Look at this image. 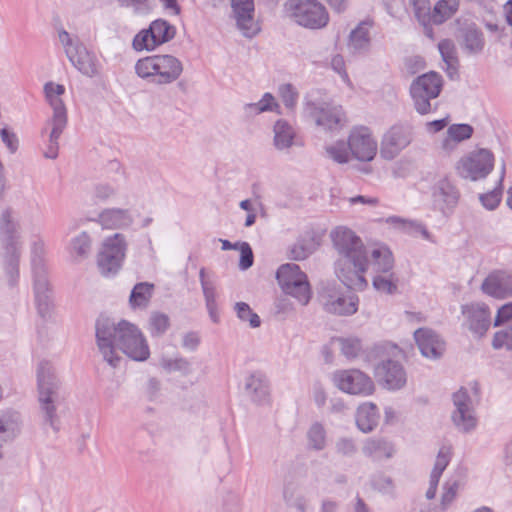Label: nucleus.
<instances>
[{
  "instance_id": "nucleus-1",
  "label": "nucleus",
  "mask_w": 512,
  "mask_h": 512,
  "mask_svg": "<svg viewBox=\"0 0 512 512\" xmlns=\"http://www.w3.org/2000/svg\"><path fill=\"white\" fill-rule=\"evenodd\" d=\"M338 252L335 272L348 288L363 290L367 286L364 273H388L394 265L392 252L385 246L367 247L351 229L337 227L331 232Z\"/></svg>"
},
{
  "instance_id": "nucleus-2",
  "label": "nucleus",
  "mask_w": 512,
  "mask_h": 512,
  "mask_svg": "<svg viewBox=\"0 0 512 512\" xmlns=\"http://www.w3.org/2000/svg\"><path fill=\"white\" fill-rule=\"evenodd\" d=\"M96 339L104 361L113 368L118 367L122 360L116 346L135 361H145L150 356L149 346L142 332L126 320L115 325L107 318L98 319Z\"/></svg>"
},
{
  "instance_id": "nucleus-3",
  "label": "nucleus",
  "mask_w": 512,
  "mask_h": 512,
  "mask_svg": "<svg viewBox=\"0 0 512 512\" xmlns=\"http://www.w3.org/2000/svg\"><path fill=\"white\" fill-rule=\"evenodd\" d=\"M183 72L182 62L170 54L146 56L137 60L135 73L146 82L163 86L179 79Z\"/></svg>"
},
{
  "instance_id": "nucleus-4",
  "label": "nucleus",
  "mask_w": 512,
  "mask_h": 512,
  "mask_svg": "<svg viewBox=\"0 0 512 512\" xmlns=\"http://www.w3.org/2000/svg\"><path fill=\"white\" fill-rule=\"evenodd\" d=\"M39 402L45 422L57 432L59 421L56 415L55 401L58 398L59 381L54 368L48 361H41L37 368Z\"/></svg>"
},
{
  "instance_id": "nucleus-5",
  "label": "nucleus",
  "mask_w": 512,
  "mask_h": 512,
  "mask_svg": "<svg viewBox=\"0 0 512 512\" xmlns=\"http://www.w3.org/2000/svg\"><path fill=\"white\" fill-rule=\"evenodd\" d=\"M454 410L451 419L458 431L468 433L477 426L475 407L479 402V386L476 382L471 384L470 391L461 387L453 394Z\"/></svg>"
},
{
  "instance_id": "nucleus-6",
  "label": "nucleus",
  "mask_w": 512,
  "mask_h": 512,
  "mask_svg": "<svg viewBox=\"0 0 512 512\" xmlns=\"http://www.w3.org/2000/svg\"><path fill=\"white\" fill-rule=\"evenodd\" d=\"M285 12L292 21L308 29H321L329 22L326 8L317 0H288Z\"/></svg>"
},
{
  "instance_id": "nucleus-7",
  "label": "nucleus",
  "mask_w": 512,
  "mask_h": 512,
  "mask_svg": "<svg viewBox=\"0 0 512 512\" xmlns=\"http://www.w3.org/2000/svg\"><path fill=\"white\" fill-rule=\"evenodd\" d=\"M58 38L67 58L80 73L87 77H94L99 73V62L96 55L88 51L78 37H73L62 29L58 31Z\"/></svg>"
},
{
  "instance_id": "nucleus-8",
  "label": "nucleus",
  "mask_w": 512,
  "mask_h": 512,
  "mask_svg": "<svg viewBox=\"0 0 512 512\" xmlns=\"http://www.w3.org/2000/svg\"><path fill=\"white\" fill-rule=\"evenodd\" d=\"M276 278L282 290L294 297L301 305H307L311 299L310 285L307 275L294 263L281 265Z\"/></svg>"
},
{
  "instance_id": "nucleus-9",
  "label": "nucleus",
  "mask_w": 512,
  "mask_h": 512,
  "mask_svg": "<svg viewBox=\"0 0 512 512\" xmlns=\"http://www.w3.org/2000/svg\"><path fill=\"white\" fill-rule=\"evenodd\" d=\"M127 242L122 233H115L104 239L97 255V265L102 275L116 274L126 256Z\"/></svg>"
},
{
  "instance_id": "nucleus-10",
  "label": "nucleus",
  "mask_w": 512,
  "mask_h": 512,
  "mask_svg": "<svg viewBox=\"0 0 512 512\" xmlns=\"http://www.w3.org/2000/svg\"><path fill=\"white\" fill-rule=\"evenodd\" d=\"M441 89L442 78L438 73L431 71L418 76L410 87L416 111L422 115L428 114L431 111L430 101L439 96Z\"/></svg>"
},
{
  "instance_id": "nucleus-11",
  "label": "nucleus",
  "mask_w": 512,
  "mask_h": 512,
  "mask_svg": "<svg viewBox=\"0 0 512 512\" xmlns=\"http://www.w3.org/2000/svg\"><path fill=\"white\" fill-rule=\"evenodd\" d=\"M494 167V156L487 149H479L468 153L456 164L457 174L471 181L486 178Z\"/></svg>"
},
{
  "instance_id": "nucleus-12",
  "label": "nucleus",
  "mask_w": 512,
  "mask_h": 512,
  "mask_svg": "<svg viewBox=\"0 0 512 512\" xmlns=\"http://www.w3.org/2000/svg\"><path fill=\"white\" fill-rule=\"evenodd\" d=\"M318 297L324 310L330 314L345 316L357 311V299L352 296L346 297L335 282L324 283Z\"/></svg>"
},
{
  "instance_id": "nucleus-13",
  "label": "nucleus",
  "mask_w": 512,
  "mask_h": 512,
  "mask_svg": "<svg viewBox=\"0 0 512 512\" xmlns=\"http://www.w3.org/2000/svg\"><path fill=\"white\" fill-rule=\"evenodd\" d=\"M333 380L340 390L349 394L367 396L374 391L371 378L358 369L337 371Z\"/></svg>"
},
{
  "instance_id": "nucleus-14",
  "label": "nucleus",
  "mask_w": 512,
  "mask_h": 512,
  "mask_svg": "<svg viewBox=\"0 0 512 512\" xmlns=\"http://www.w3.org/2000/svg\"><path fill=\"white\" fill-rule=\"evenodd\" d=\"M305 110L316 125L325 131L340 130L346 123L345 113L341 106L307 103Z\"/></svg>"
},
{
  "instance_id": "nucleus-15",
  "label": "nucleus",
  "mask_w": 512,
  "mask_h": 512,
  "mask_svg": "<svg viewBox=\"0 0 512 512\" xmlns=\"http://www.w3.org/2000/svg\"><path fill=\"white\" fill-rule=\"evenodd\" d=\"M32 272L38 313L42 317H45L50 311L51 300L49 296V283L46 266L44 260L40 256H35L32 259Z\"/></svg>"
},
{
  "instance_id": "nucleus-16",
  "label": "nucleus",
  "mask_w": 512,
  "mask_h": 512,
  "mask_svg": "<svg viewBox=\"0 0 512 512\" xmlns=\"http://www.w3.org/2000/svg\"><path fill=\"white\" fill-rule=\"evenodd\" d=\"M348 148L353 157L359 161L369 162L377 152V142L367 127L354 128L348 138Z\"/></svg>"
},
{
  "instance_id": "nucleus-17",
  "label": "nucleus",
  "mask_w": 512,
  "mask_h": 512,
  "mask_svg": "<svg viewBox=\"0 0 512 512\" xmlns=\"http://www.w3.org/2000/svg\"><path fill=\"white\" fill-rule=\"evenodd\" d=\"M0 246L22 247L21 224L16 210L11 206H5L0 210Z\"/></svg>"
},
{
  "instance_id": "nucleus-18",
  "label": "nucleus",
  "mask_w": 512,
  "mask_h": 512,
  "mask_svg": "<svg viewBox=\"0 0 512 512\" xmlns=\"http://www.w3.org/2000/svg\"><path fill=\"white\" fill-rule=\"evenodd\" d=\"M412 141V131L405 125H394L384 135L380 153L387 160L394 159Z\"/></svg>"
},
{
  "instance_id": "nucleus-19",
  "label": "nucleus",
  "mask_w": 512,
  "mask_h": 512,
  "mask_svg": "<svg viewBox=\"0 0 512 512\" xmlns=\"http://www.w3.org/2000/svg\"><path fill=\"white\" fill-rule=\"evenodd\" d=\"M464 317L463 326L466 327L474 337H483L490 327V312L485 304L471 303L462 305Z\"/></svg>"
},
{
  "instance_id": "nucleus-20",
  "label": "nucleus",
  "mask_w": 512,
  "mask_h": 512,
  "mask_svg": "<svg viewBox=\"0 0 512 512\" xmlns=\"http://www.w3.org/2000/svg\"><path fill=\"white\" fill-rule=\"evenodd\" d=\"M65 88L61 84L47 82L44 85V94L46 101L53 110L52 117L47 120L46 125L67 126L68 116L67 109L62 100Z\"/></svg>"
},
{
  "instance_id": "nucleus-21",
  "label": "nucleus",
  "mask_w": 512,
  "mask_h": 512,
  "mask_svg": "<svg viewBox=\"0 0 512 512\" xmlns=\"http://www.w3.org/2000/svg\"><path fill=\"white\" fill-rule=\"evenodd\" d=\"M231 6L237 27L244 36L253 37L260 28L254 19V0H232Z\"/></svg>"
},
{
  "instance_id": "nucleus-22",
  "label": "nucleus",
  "mask_w": 512,
  "mask_h": 512,
  "mask_svg": "<svg viewBox=\"0 0 512 512\" xmlns=\"http://www.w3.org/2000/svg\"><path fill=\"white\" fill-rule=\"evenodd\" d=\"M375 376L384 386L391 390L402 388L406 384V373L402 365L393 360L379 363L375 368Z\"/></svg>"
},
{
  "instance_id": "nucleus-23",
  "label": "nucleus",
  "mask_w": 512,
  "mask_h": 512,
  "mask_svg": "<svg viewBox=\"0 0 512 512\" xmlns=\"http://www.w3.org/2000/svg\"><path fill=\"white\" fill-rule=\"evenodd\" d=\"M414 338L424 357L438 359L444 353L445 343L434 331L419 328L414 332Z\"/></svg>"
},
{
  "instance_id": "nucleus-24",
  "label": "nucleus",
  "mask_w": 512,
  "mask_h": 512,
  "mask_svg": "<svg viewBox=\"0 0 512 512\" xmlns=\"http://www.w3.org/2000/svg\"><path fill=\"white\" fill-rule=\"evenodd\" d=\"M481 288L484 293L494 298H506L512 295V274L495 271L486 277Z\"/></svg>"
},
{
  "instance_id": "nucleus-25",
  "label": "nucleus",
  "mask_w": 512,
  "mask_h": 512,
  "mask_svg": "<svg viewBox=\"0 0 512 512\" xmlns=\"http://www.w3.org/2000/svg\"><path fill=\"white\" fill-rule=\"evenodd\" d=\"M97 222L103 229L122 230L128 229L134 218L129 209L106 208L99 213Z\"/></svg>"
},
{
  "instance_id": "nucleus-26",
  "label": "nucleus",
  "mask_w": 512,
  "mask_h": 512,
  "mask_svg": "<svg viewBox=\"0 0 512 512\" xmlns=\"http://www.w3.org/2000/svg\"><path fill=\"white\" fill-rule=\"evenodd\" d=\"M246 395L257 404H264L269 399V382L266 375L260 371L251 373L245 379Z\"/></svg>"
},
{
  "instance_id": "nucleus-27",
  "label": "nucleus",
  "mask_w": 512,
  "mask_h": 512,
  "mask_svg": "<svg viewBox=\"0 0 512 512\" xmlns=\"http://www.w3.org/2000/svg\"><path fill=\"white\" fill-rule=\"evenodd\" d=\"M283 500L288 508L296 512H308L310 501L305 489L298 483L289 481L283 488Z\"/></svg>"
},
{
  "instance_id": "nucleus-28",
  "label": "nucleus",
  "mask_w": 512,
  "mask_h": 512,
  "mask_svg": "<svg viewBox=\"0 0 512 512\" xmlns=\"http://www.w3.org/2000/svg\"><path fill=\"white\" fill-rule=\"evenodd\" d=\"M433 200L445 212V209H452L457 205L459 192L448 179H441L434 187Z\"/></svg>"
},
{
  "instance_id": "nucleus-29",
  "label": "nucleus",
  "mask_w": 512,
  "mask_h": 512,
  "mask_svg": "<svg viewBox=\"0 0 512 512\" xmlns=\"http://www.w3.org/2000/svg\"><path fill=\"white\" fill-rule=\"evenodd\" d=\"M451 454L452 452L449 446H442L439 449L434 467L430 473L429 488L426 491V498L428 500L435 498L439 480L451 460Z\"/></svg>"
},
{
  "instance_id": "nucleus-30",
  "label": "nucleus",
  "mask_w": 512,
  "mask_h": 512,
  "mask_svg": "<svg viewBox=\"0 0 512 512\" xmlns=\"http://www.w3.org/2000/svg\"><path fill=\"white\" fill-rule=\"evenodd\" d=\"M2 268L10 287H15L19 280V263L22 247L1 248Z\"/></svg>"
},
{
  "instance_id": "nucleus-31",
  "label": "nucleus",
  "mask_w": 512,
  "mask_h": 512,
  "mask_svg": "<svg viewBox=\"0 0 512 512\" xmlns=\"http://www.w3.org/2000/svg\"><path fill=\"white\" fill-rule=\"evenodd\" d=\"M274 146L279 151L288 150L293 145H301L298 143L294 128L285 120H278L274 124Z\"/></svg>"
},
{
  "instance_id": "nucleus-32",
  "label": "nucleus",
  "mask_w": 512,
  "mask_h": 512,
  "mask_svg": "<svg viewBox=\"0 0 512 512\" xmlns=\"http://www.w3.org/2000/svg\"><path fill=\"white\" fill-rule=\"evenodd\" d=\"M379 417V412L375 404L371 402L363 403L356 411V425L360 431L369 433L378 425Z\"/></svg>"
},
{
  "instance_id": "nucleus-33",
  "label": "nucleus",
  "mask_w": 512,
  "mask_h": 512,
  "mask_svg": "<svg viewBox=\"0 0 512 512\" xmlns=\"http://www.w3.org/2000/svg\"><path fill=\"white\" fill-rule=\"evenodd\" d=\"M363 454L374 459L391 458L394 454L393 445L382 438H369L365 441Z\"/></svg>"
},
{
  "instance_id": "nucleus-34",
  "label": "nucleus",
  "mask_w": 512,
  "mask_h": 512,
  "mask_svg": "<svg viewBox=\"0 0 512 512\" xmlns=\"http://www.w3.org/2000/svg\"><path fill=\"white\" fill-rule=\"evenodd\" d=\"M461 44L470 54L480 53L484 48V38L480 30L475 25H469L461 30Z\"/></svg>"
},
{
  "instance_id": "nucleus-35",
  "label": "nucleus",
  "mask_w": 512,
  "mask_h": 512,
  "mask_svg": "<svg viewBox=\"0 0 512 512\" xmlns=\"http://www.w3.org/2000/svg\"><path fill=\"white\" fill-rule=\"evenodd\" d=\"M371 24L363 21L353 29L349 36L348 47L353 52L367 51L370 46V35L369 31Z\"/></svg>"
},
{
  "instance_id": "nucleus-36",
  "label": "nucleus",
  "mask_w": 512,
  "mask_h": 512,
  "mask_svg": "<svg viewBox=\"0 0 512 512\" xmlns=\"http://www.w3.org/2000/svg\"><path fill=\"white\" fill-rule=\"evenodd\" d=\"M472 134L471 125L453 124L447 129V137L443 140L442 147L446 151H452L457 143L469 139Z\"/></svg>"
},
{
  "instance_id": "nucleus-37",
  "label": "nucleus",
  "mask_w": 512,
  "mask_h": 512,
  "mask_svg": "<svg viewBox=\"0 0 512 512\" xmlns=\"http://www.w3.org/2000/svg\"><path fill=\"white\" fill-rule=\"evenodd\" d=\"M414 15L420 24L424 26L425 34L432 37L431 24H434V9L431 10L429 0H410Z\"/></svg>"
},
{
  "instance_id": "nucleus-38",
  "label": "nucleus",
  "mask_w": 512,
  "mask_h": 512,
  "mask_svg": "<svg viewBox=\"0 0 512 512\" xmlns=\"http://www.w3.org/2000/svg\"><path fill=\"white\" fill-rule=\"evenodd\" d=\"M154 285L148 282L137 283L131 291L129 302L133 308H146L153 294Z\"/></svg>"
},
{
  "instance_id": "nucleus-39",
  "label": "nucleus",
  "mask_w": 512,
  "mask_h": 512,
  "mask_svg": "<svg viewBox=\"0 0 512 512\" xmlns=\"http://www.w3.org/2000/svg\"><path fill=\"white\" fill-rule=\"evenodd\" d=\"M149 33L155 36L158 46L170 41L175 36V27L166 20L157 19L151 22L148 27Z\"/></svg>"
},
{
  "instance_id": "nucleus-40",
  "label": "nucleus",
  "mask_w": 512,
  "mask_h": 512,
  "mask_svg": "<svg viewBox=\"0 0 512 512\" xmlns=\"http://www.w3.org/2000/svg\"><path fill=\"white\" fill-rule=\"evenodd\" d=\"M20 414L8 409L0 412V434H6L8 438H14L19 431Z\"/></svg>"
},
{
  "instance_id": "nucleus-41",
  "label": "nucleus",
  "mask_w": 512,
  "mask_h": 512,
  "mask_svg": "<svg viewBox=\"0 0 512 512\" xmlns=\"http://www.w3.org/2000/svg\"><path fill=\"white\" fill-rule=\"evenodd\" d=\"M460 0H439L434 6V24L439 25L449 19L459 8Z\"/></svg>"
},
{
  "instance_id": "nucleus-42",
  "label": "nucleus",
  "mask_w": 512,
  "mask_h": 512,
  "mask_svg": "<svg viewBox=\"0 0 512 512\" xmlns=\"http://www.w3.org/2000/svg\"><path fill=\"white\" fill-rule=\"evenodd\" d=\"M279 105L271 93H265L258 102L248 103L244 106L245 113L249 116L257 115L266 111H273Z\"/></svg>"
},
{
  "instance_id": "nucleus-43",
  "label": "nucleus",
  "mask_w": 512,
  "mask_h": 512,
  "mask_svg": "<svg viewBox=\"0 0 512 512\" xmlns=\"http://www.w3.org/2000/svg\"><path fill=\"white\" fill-rule=\"evenodd\" d=\"M335 341L340 345L342 354L348 359H354L362 351V341L358 337H338Z\"/></svg>"
},
{
  "instance_id": "nucleus-44",
  "label": "nucleus",
  "mask_w": 512,
  "mask_h": 512,
  "mask_svg": "<svg viewBox=\"0 0 512 512\" xmlns=\"http://www.w3.org/2000/svg\"><path fill=\"white\" fill-rule=\"evenodd\" d=\"M47 127H51V131L49 133L48 145L46 150L44 151V157L48 159H56L58 156L59 150V138L63 133L66 126L61 125H46L43 129V132L47 130Z\"/></svg>"
},
{
  "instance_id": "nucleus-45",
  "label": "nucleus",
  "mask_w": 512,
  "mask_h": 512,
  "mask_svg": "<svg viewBox=\"0 0 512 512\" xmlns=\"http://www.w3.org/2000/svg\"><path fill=\"white\" fill-rule=\"evenodd\" d=\"M505 173L506 169L505 164L503 163L500 172L499 187L488 193L480 195L479 199L485 208L494 210L499 205L502 196V182L504 180Z\"/></svg>"
},
{
  "instance_id": "nucleus-46",
  "label": "nucleus",
  "mask_w": 512,
  "mask_h": 512,
  "mask_svg": "<svg viewBox=\"0 0 512 512\" xmlns=\"http://www.w3.org/2000/svg\"><path fill=\"white\" fill-rule=\"evenodd\" d=\"M170 327V319L167 314L154 311L149 318L148 329L153 337L162 336Z\"/></svg>"
},
{
  "instance_id": "nucleus-47",
  "label": "nucleus",
  "mask_w": 512,
  "mask_h": 512,
  "mask_svg": "<svg viewBox=\"0 0 512 512\" xmlns=\"http://www.w3.org/2000/svg\"><path fill=\"white\" fill-rule=\"evenodd\" d=\"M157 47L159 46L155 41V36L149 33L148 28L139 31L132 40V48L137 52L153 51Z\"/></svg>"
},
{
  "instance_id": "nucleus-48",
  "label": "nucleus",
  "mask_w": 512,
  "mask_h": 512,
  "mask_svg": "<svg viewBox=\"0 0 512 512\" xmlns=\"http://www.w3.org/2000/svg\"><path fill=\"white\" fill-rule=\"evenodd\" d=\"M309 447L313 450L320 451L326 446V431L322 424L314 423L307 432Z\"/></svg>"
},
{
  "instance_id": "nucleus-49",
  "label": "nucleus",
  "mask_w": 512,
  "mask_h": 512,
  "mask_svg": "<svg viewBox=\"0 0 512 512\" xmlns=\"http://www.w3.org/2000/svg\"><path fill=\"white\" fill-rule=\"evenodd\" d=\"M460 483L458 480L446 481L443 485V492L440 498L439 510L441 512L447 511L453 501L456 499Z\"/></svg>"
},
{
  "instance_id": "nucleus-50",
  "label": "nucleus",
  "mask_w": 512,
  "mask_h": 512,
  "mask_svg": "<svg viewBox=\"0 0 512 512\" xmlns=\"http://www.w3.org/2000/svg\"><path fill=\"white\" fill-rule=\"evenodd\" d=\"M71 250L81 258L88 256L91 250V238L87 232H81L71 240Z\"/></svg>"
},
{
  "instance_id": "nucleus-51",
  "label": "nucleus",
  "mask_w": 512,
  "mask_h": 512,
  "mask_svg": "<svg viewBox=\"0 0 512 512\" xmlns=\"http://www.w3.org/2000/svg\"><path fill=\"white\" fill-rule=\"evenodd\" d=\"M438 49L443 61L448 65V67L455 69V65L457 64V56L453 41L450 39H443L439 42Z\"/></svg>"
},
{
  "instance_id": "nucleus-52",
  "label": "nucleus",
  "mask_w": 512,
  "mask_h": 512,
  "mask_svg": "<svg viewBox=\"0 0 512 512\" xmlns=\"http://www.w3.org/2000/svg\"><path fill=\"white\" fill-rule=\"evenodd\" d=\"M387 222L391 224H402L403 229L409 233L417 234L420 233L425 239H430V233L426 229V227L418 222L414 221H406L404 219H401L399 217H389Z\"/></svg>"
},
{
  "instance_id": "nucleus-53",
  "label": "nucleus",
  "mask_w": 512,
  "mask_h": 512,
  "mask_svg": "<svg viewBox=\"0 0 512 512\" xmlns=\"http://www.w3.org/2000/svg\"><path fill=\"white\" fill-rule=\"evenodd\" d=\"M235 310L238 318L242 321H248L252 328H257L260 326V317L251 310L247 303L237 302L235 304Z\"/></svg>"
},
{
  "instance_id": "nucleus-54",
  "label": "nucleus",
  "mask_w": 512,
  "mask_h": 512,
  "mask_svg": "<svg viewBox=\"0 0 512 512\" xmlns=\"http://www.w3.org/2000/svg\"><path fill=\"white\" fill-rule=\"evenodd\" d=\"M312 245L306 240H298L289 249V257L295 261L306 259L312 253Z\"/></svg>"
},
{
  "instance_id": "nucleus-55",
  "label": "nucleus",
  "mask_w": 512,
  "mask_h": 512,
  "mask_svg": "<svg viewBox=\"0 0 512 512\" xmlns=\"http://www.w3.org/2000/svg\"><path fill=\"white\" fill-rule=\"evenodd\" d=\"M200 283L205 298V302H216V286L214 280L206 276L205 268H201L199 271Z\"/></svg>"
},
{
  "instance_id": "nucleus-56",
  "label": "nucleus",
  "mask_w": 512,
  "mask_h": 512,
  "mask_svg": "<svg viewBox=\"0 0 512 512\" xmlns=\"http://www.w3.org/2000/svg\"><path fill=\"white\" fill-rule=\"evenodd\" d=\"M492 346L494 349L512 350V325L494 334Z\"/></svg>"
},
{
  "instance_id": "nucleus-57",
  "label": "nucleus",
  "mask_w": 512,
  "mask_h": 512,
  "mask_svg": "<svg viewBox=\"0 0 512 512\" xmlns=\"http://www.w3.org/2000/svg\"><path fill=\"white\" fill-rule=\"evenodd\" d=\"M373 286L377 291L386 294H393L397 291V284L396 281L393 279V274H390L389 277L374 276Z\"/></svg>"
},
{
  "instance_id": "nucleus-58",
  "label": "nucleus",
  "mask_w": 512,
  "mask_h": 512,
  "mask_svg": "<svg viewBox=\"0 0 512 512\" xmlns=\"http://www.w3.org/2000/svg\"><path fill=\"white\" fill-rule=\"evenodd\" d=\"M279 95L284 103V105L293 109L296 106L298 99V92L292 84H282L279 86Z\"/></svg>"
},
{
  "instance_id": "nucleus-59",
  "label": "nucleus",
  "mask_w": 512,
  "mask_h": 512,
  "mask_svg": "<svg viewBox=\"0 0 512 512\" xmlns=\"http://www.w3.org/2000/svg\"><path fill=\"white\" fill-rule=\"evenodd\" d=\"M326 153L335 162L340 164L346 163L349 160L348 150L343 142L326 147Z\"/></svg>"
},
{
  "instance_id": "nucleus-60",
  "label": "nucleus",
  "mask_w": 512,
  "mask_h": 512,
  "mask_svg": "<svg viewBox=\"0 0 512 512\" xmlns=\"http://www.w3.org/2000/svg\"><path fill=\"white\" fill-rule=\"evenodd\" d=\"M371 484L375 490H377L383 494H392L393 493L394 484H393L392 479L388 476L379 474L372 479Z\"/></svg>"
},
{
  "instance_id": "nucleus-61",
  "label": "nucleus",
  "mask_w": 512,
  "mask_h": 512,
  "mask_svg": "<svg viewBox=\"0 0 512 512\" xmlns=\"http://www.w3.org/2000/svg\"><path fill=\"white\" fill-rule=\"evenodd\" d=\"M254 256L250 245L247 242L240 244V261L239 268L241 270H247L253 265Z\"/></svg>"
},
{
  "instance_id": "nucleus-62",
  "label": "nucleus",
  "mask_w": 512,
  "mask_h": 512,
  "mask_svg": "<svg viewBox=\"0 0 512 512\" xmlns=\"http://www.w3.org/2000/svg\"><path fill=\"white\" fill-rule=\"evenodd\" d=\"M336 452L338 454H341L342 456H353L356 451L357 447L352 439L349 438H341L336 442L335 445Z\"/></svg>"
},
{
  "instance_id": "nucleus-63",
  "label": "nucleus",
  "mask_w": 512,
  "mask_h": 512,
  "mask_svg": "<svg viewBox=\"0 0 512 512\" xmlns=\"http://www.w3.org/2000/svg\"><path fill=\"white\" fill-rule=\"evenodd\" d=\"M0 137L2 142L6 145L10 153H15L19 146V141L16 134L7 128L0 130Z\"/></svg>"
},
{
  "instance_id": "nucleus-64",
  "label": "nucleus",
  "mask_w": 512,
  "mask_h": 512,
  "mask_svg": "<svg viewBox=\"0 0 512 512\" xmlns=\"http://www.w3.org/2000/svg\"><path fill=\"white\" fill-rule=\"evenodd\" d=\"M116 194V189L107 183H100L94 187V196L100 201H106Z\"/></svg>"
}]
</instances>
